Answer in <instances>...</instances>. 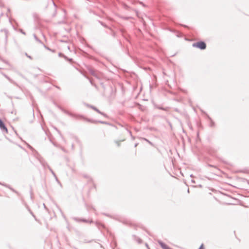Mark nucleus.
I'll list each match as a JSON object with an SVG mask.
<instances>
[{
  "mask_svg": "<svg viewBox=\"0 0 249 249\" xmlns=\"http://www.w3.org/2000/svg\"><path fill=\"white\" fill-rule=\"evenodd\" d=\"M203 248H204V246H203V245L202 244L201 245V246L200 247L199 249H203Z\"/></svg>",
  "mask_w": 249,
  "mask_h": 249,
  "instance_id": "obj_4",
  "label": "nucleus"
},
{
  "mask_svg": "<svg viewBox=\"0 0 249 249\" xmlns=\"http://www.w3.org/2000/svg\"><path fill=\"white\" fill-rule=\"evenodd\" d=\"M193 46L195 48H198L201 50H204L206 47V44L204 42L199 41L193 44Z\"/></svg>",
  "mask_w": 249,
  "mask_h": 249,
  "instance_id": "obj_1",
  "label": "nucleus"
},
{
  "mask_svg": "<svg viewBox=\"0 0 249 249\" xmlns=\"http://www.w3.org/2000/svg\"><path fill=\"white\" fill-rule=\"evenodd\" d=\"M0 128L4 131L5 133H8V129L5 126L3 122L2 121V120L0 119Z\"/></svg>",
  "mask_w": 249,
  "mask_h": 249,
  "instance_id": "obj_2",
  "label": "nucleus"
},
{
  "mask_svg": "<svg viewBox=\"0 0 249 249\" xmlns=\"http://www.w3.org/2000/svg\"><path fill=\"white\" fill-rule=\"evenodd\" d=\"M160 245L161 248H163L164 249H166V246L164 244H163L162 243H160Z\"/></svg>",
  "mask_w": 249,
  "mask_h": 249,
  "instance_id": "obj_3",
  "label": "nucleus"
}]
</instances>
